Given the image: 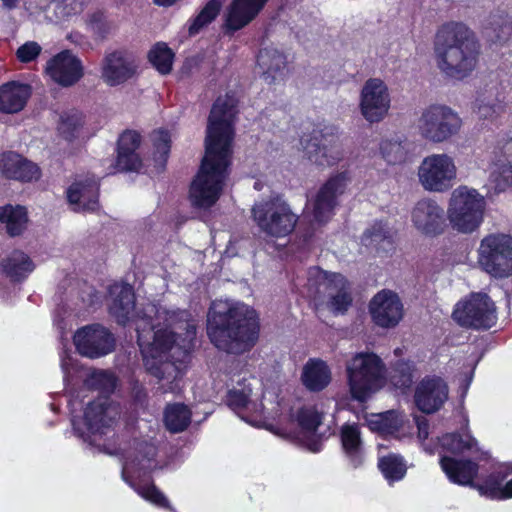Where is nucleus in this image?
Here are the masks:
<instances>
[{
  "mask_svg": "<svg viewBox=\"0 0 512 512\" xmlns=\"http://www.w3.org/2000/svg\"><path fill=\"white\" fill-rule=\"evenodd\" d=\"M504 99L497 83L486 85L484 91L479 92L476 98L479 118L493 120L499 116L505 108Z\"/></svg>",
  "mask_w": 512,
  "mask_h": 512,
  "instance_id": "nucleus-35",
  "label": "nucleus"
},
{
  "mask_svg": "<svg viewBox=\"0 0 512 512\" xmlns=\"http://www.w3.org/2000/svg\"><path fill=\"white\" fill-rule=\"evenodd\" d=\"M250 400V394L244 390H229L226 393V406L237 412L247 407Z\"/></svg>",
  "mask_w": 512,
  "mask_h": 512,
  "instance_id": "nucleus-55",
  "label": "nucleus"
},
{
  "mask_svg": "<svg viewBox=\"0 0 512 512\" xmlns=\"http://www.w3.org/2000/svg\"><path fill=\"white\" fill-rule=\"evenodd\" d=\"M0 174L8 180L30 183L37 181L41 170L37 164L14 151L0 154Z\"/></svg>",
  "mask_w": 512,
  "mask_h": 512,
  "instance_id": "nucleus-23",
  "label": "nucleus"
},
{
  "mask_svg": "<svg viewBox=\"0 0 512 512\" xmlns=\"http://www.w3.org/2000/svg\"><path fill=\"white\" fill-rule=\"evenodd\" d=\"M372 322L381 328H394L402 320L404 308L398 294L389 289L377 292L369 302Z\"/></svg>",
  "mask_w": 512,
  "mask_h": 512,
  "instance_id": "nucleus-15",
  "label": "nucleus"
},
{
  "mask_svg": "<svg viewBox=\"0 0 512 512\" xmlns=\"http://www.w3.org/2000/svg\"><path fill=\"white\" fill-rule=\"evenodd\" d=\"M3 272L13 282L24 280L31 273L35 265L31 258L20 250H14L1 262Z\"/></svg>",
  "mask_w": 512,
  "mask_h": 512,
  "instance_id": "nucleus-37",
  "label": "nucleus"
},
{
  "mask_svg": "<svg viewBox=\"0 0 512 512\" xmlns=\"http://www.w3.org/2000/svg\"><path fill=\"white\" fill-rule=\"evenodd\" d=\"M440 466L450 482L473 488L479 472V465L471 459H456L450 456L440 457Z\"/></svg>",
  "mask_w": 512,
  "mask_h": 512,
  "instance_id": "nucleus-27",
  "label": "nucleus"
},
{
  "mask_svg": "<svg viewBox=\"0 0 512 512\" xmlns=\"http://www.w3.org/2000/svg\"><path fill=\"white\" fill-rule=\"evenodd\" d=\"M505 500L512 498V478L505 483Z\"/></svg>",
  "mask_w": 512,
  "mask_h": 512,
  "instance_id": "nucleus-62",
  "label": "nucleus"
},
{
  "mask_svg": "<svg viewBox=\"0 0 512 512\" xmlns=\"http://www.w3.org/2000/svg\"><path fill=\"white\" fill-rule=\"evenodd\" d=\"M84 123V115L81 112H66L60 117L58 132L63 139L72 142L78 138Z\"/></svg>",
  "mask_w": 512,
  "mask_h": 512,
  "instance_id": "nucleus-46",
  "label": "nucleus"
},
{
  "mask_svg": "<svg viewBox=\"0 0 512 512\" xmlns=\"http://www.w3.org/2000/svg\"><path fill=\"white\" fill-rule=\"evenodd\" d=\"M195 328L187 330V337L179 343L178 335L169 328H161L154 332L152 350L155 354L145 359L147 372L158 380L169 379L179 369L177 363L190 361L195 346Z\"/></svg>",
  "mask_w": 512,
  "mask_h": 512,
  "instance_id": "nucleus-3",
  "label": "nucleus"
},
{
  "mask_svg": "<svg viewBox=\"0 0 512 512\" xmlns=\"http://www.w3.org/2000/svg\"><path fill=\"white\" fill-rule=\"evenodd\" d=\"M339 436L341 448L348 464L353 469L360 468L365 460L360 427L357 423H345L340 428Z\"/></svg>",
  "mask_w": 512,
  "mask_h": 512,
  "instance_id": "nucleus-29",
  "label": "nucleus"
},
{
  "mask_svg": "<svg viewBox=\"0 0 512 512\" xmlns=\"http://www.w3.org/2000/svg\"><path fill=\"white\" fill-rule=\"evenodd\" d=\"M383 159L390 165L400 164L406 159V150L400 141L383 140L380 143Z\"/></svg>",
  "mask_w": 512,
  "mask_h": 512,
  "instance_id": "nucleus-49",
  "label": "nucleus"
},
{
  "mask_svg": "<svg viewBox=\"0 0 512 512\" xmlns=\"http://www.w3.org/2000/svg\"><path fill=\"white\" fill-rule=\"evenodd\" d=\"M269 0H234L226 15V35L233 34L250 23Z\"/></svg>",
  "mask_w": 512,
  "mask_h": 512,
  "instance_id": "nucleus-31",
  "label": "nucleus"
},
{
  "mask_svg": "<svg viewBox=\"0 0 512 512\" xmlns=\"http://www.w3.org/2000/svg\"><path fill=\"white\" fill-rule=\"evenodd\" d=\"M141 144V135L136 130L123 131L117 141L116 167L121 172L138 171L142 159L137 153Z\"/></svg>",
  "mask_w": 512,
  "mask_h": 512,
  "instance_id": "nucleus-26",
  "label": "nucleus"
},
{
  "mask_svg": "<svg viewBox=\"0 0 512 512\" xmlns=\"http://www.w3.org/2000/svg\"><path fill=\"white\" fill-rule=\"evenodd\" d=\"M478 263L482 270L494 278L512 275V236L489 234L480 243Z\"/></svg>",
  "mask_w": 512,
  "mask_h": 512,
  "instance_id": "nucleus-9",
  "label": "nucleus"
},
{
  "mask_svg": "<svg viewBox=\"0 0 512 512\" xmlns=\"http://www.w3.org/2000/svg\"><path fill=\"white\" fill-rule=\"evenodd\" d=\"M226 99H228L229 118H236L238 114V99H236L229 92H226Z\"/></svg>",
  "mask_w": 512,
  "mask_h": 512,
  "instance_id": "nucleus-59",
  "label": "nucleus"
},
{
  "mask_svg": "<svg viewBox=\"0 0 512 512\" xmlns=\"http://www.w3.org/2000/svg\"><path fill=\"white\" fill-rule=\"evenodd\" d=\"M434 51L439 69L448 77L463 80L477 66L480 45L466 24L449 21L438 28Z\"/></svg>",
  "mask_w": 512,
  "mask_h": 512,
  "instance_id": "nucleus-2",
  "label": "nucleus"
},
{
  "mask_svg": "<svg viewBox=\"0 0 512 512\" xmlns=\"http://www.w3.org/2000/svg\"><path fill=\"white\" fill-rule=\"evenodd\" d=\"M301 381L310 392H320L331 382V371L325 361L310 358L303 366Z\"/></svg>",
  "mask_w": 512,
  "mask_h": 512,
  "instance_id": "nucleus-33",
  "label": "nucleus"
},
{
  "mask_svg": "<svg viewBox=\"0 0 512 512\" xmlns=\"http://www.w3.org/2000/svg\"><path fill=\"white\" fill-rule=\"evenodd\" d=\"M371 428L382 434H393L400 428L399 421L394 411H387L376 415V419L371 420Z\"/></svg>",
  "mask_w": 512,
  "mask_h": 512,
  "instance_id": "nucleus-50",
  "label": "nucleus"
},
{
  "mask_svg": "<svg viewBox=\"0 0 512 512\" xmlns=\"http://www.w3.org/2000/svg\"><path fill=\"white\" fill-rule=\"evenodd\" d=\"M419 182L431 192H445L452 188L456 166L447 154H432L423 159L418 169Z\"/></svg>",
  "mask_w": 512,
  "mask_h": 512,
  "instance_id": "nucleus-13",
  "label": "nucleus"
},
{
  "mask_svg": "<svg viewBox=\"0 0 512 512\" xmlns=\"http://www.w3.org/2000/svg\"><path fill=\"white\" fill-rule=\"evenodd\" d=\"M300 143L308 160L318 166L332 167L344 157L343 146L334 127H315Z\"/></svg>",
  "mask_w": 512,
  "mask_h": 512,
  "instance_id": "nucleus-8",
  "label": "nucleus"
},
{
  "mask_svg": "<svg viewBox=\"0 0 512 512\" xmlns=\"http://www.w3.org/2000/svg\"><path fill=\"white\" fill-rule=\"evenodd\" d=\"M260 332V316L252 306L237 302L226 308V354L240 356L251 352Z\"/></svg>",
  "mask_w": 512,
  "mask_h": 512,
  "instance_id": "nucleus-4",
  "label": "nucleus"
},
{
  "mask_svg": "<svg viewBox=\"0 0 512 512\" xmlns=\"http://www.w3.org/2000/svg\"><path fill=\"white\" fill-rule=\"evenodd\" d=\"M221 8V0H209L195 17L188 20L189 36H196L208 27L220 14Z\"/></svg>",
  "mask_w": 512,
  "mask_h": 512,
  "instance_id": "nucleus-43",
  "label": "nucleus"
},
{
  "mask_svg": "<svg viewBox=\"0 0 512 512\" xmlns=\"http://www.w3.org/2000/svg\"><path fill=\"white\" fill-rule=\"evenodd\" d=\"M147 59L157 72L168 75L173 69L175 53L167 43L157 42L148 51Z\"/></svg>",
  "mask_w": 512,
  "mask_h": 512,
  "instance_id": "nucleus-42",
  "label": "nucleus"
},
{
  "mask_svg": "<svg viewBox=\"0 0 512 512\" xmlns=\"http://www.w3.org/2000/svg\"><path fill=\"white\" fill-rule=\"evenodd\" d=\"M144 497L160 507L169 505L165 495L155 485H150L145 489Z\"/></svg>",
  "mask_w": 512,
  "mask_h": 512,
  "instance_id": "nucleus-58",
  "label": "nucleus"
},
{
  "mask_svg": "<svg viewBox=\"0 0 512 512\" xmlns=\"http://www.w3.org/2000/svg\"><path fill=\"white\" fill-rule=\"evenodd\" d=\"M32 95V87L20 81H8L0 86V112L16 114L27 105Z\"/></svg>",
  "mask_w": 512,
  "mask_h": 512,
  "instance_id": "nucleus-28",
  "label": "nucleus"
},
{
  "mask_svg": "<svg viewBox=\"0 0 512 512\" xmlns=\"http://www.w3.org/2000/svg\"><path fill=\"white\" fill-rule=\"evenodd\" d=\"M100 183L93 175H86L76 179L66 191L70 204L80 206V210L94 212L99 204Z\"/></svg>",
  "mask_w": 512,
  "mask_h": 512,
  "instance_id": "nucleus-25",
  "label": "nucleus"
},
{
  "mask_svg": "<svg viewBox=\"0 0 512 512\" xmlns=\"http://www.w3.org/2000/svg\"><path fill=\"white\" fill-rule=\"evenodd\" d=\"M3 7L12 10L17 7L18 0H1Z\"/></svg>",
  "mask_w": 512,
  "mask_h": 512,
  "instance_id": "nucleus-61",
  "label": "nucleus"
},
{
  "mask_svg": "<svg viewBox=\"0 0 512 512\" xmlns=\"http://www.w3.org/2000/svg\"><path fill=\"white\" fill-rule=\"evenodd\" d=\"M252 217L259 229L268 236L283 238L290 235L298 222V215L279 196L255 204Z\"/></svg>",
  "mask_w": 512,
  "mask_h": 512,
  "instance_id": "nucleus-6",
  "label": "nucleus"
},
{
  "mask_svg": "<svg viewBox=\"0 0 512 512\" xmlns=\"http://www.w3.org/2000/svg\"><path fill=\"white\" fill-rule=\"evenodd\" d=\"M118 412L112 406L109 397H98L90 401L83 415L86 433L88 435H103L116 422Z\"/></svg>",
  "mask_w": 512,
  "mask_h": 512,
  "instance_id": "nucleus-21",
  "label": "nucleus"
},
{
  "mask_svg": "<svg viewBox=\"0 0 512 512\" xmlns=\"http://www.w3.org/2000/svg\"><path fill=\"white\" fill-rule=\"evenodd\" d=\"M164 422L170 432H183L191 423V411L183 403L170 404L165 409Z\"/></svg>",
  "mask_w": 512,
  "mask_h": 512,
  "instance_id": "nucleus-41",
  "label": "nucleus"
},
{
  "mask_svg": "<svg viewBox=\"0 0 512 512\" xmlns=\"http://www.w3.org/2000/svg\"><path fill=\"white\" fill-rule=\"evenodd\" d=\"M28 222V211L25 206L19 204L0 206V223L5 225L6 233L10 237L21 236L26 231Z\"/></svg>",
  "mask_w": 512,
  "mask_h": 512,
  "instance_id": "nucleus-36",
  "label": "nucleus"
},
{
  "mask_svg": "<svg viewBox=\"0 0 512 512\" xmlns=\"http://www.w3.org/2000/svg\"><path fill=\"white\" fill-rule=\"evenodd\" d=\"M108 293L110 296L109 314L116 320L117 324L126 326L130 322L136 307L133 286L129 283H114L109 286Z\"/></svg>",
  "mask_w": 512,
  "mask_h": 512,
  "instance_id": "nucleus-24",
  "label": "nucleus"
},
{
  "mask_svg": "<svg viewBox=\"0 0 512 512\" xmlns=\"http://www.w3.org/2000/svg\"><path fill=\"white\" fill-rule=\"evenodd\" d=\"M351 182L348 170L332 174L318 189L312 200L313 219L318 224L328 223L339 206V198L346 192Z\"/></svg>",
  "mask_w": 512,
  "mask_h": 512,
  "instance_id": "nucleus-12",
  "label": "nucleus"
},
{
  "mask_svg": "<svg viewBox=\"0 0 512 512\" xmlns=\"http://www.w3.org/2000/svg\"><path fill=\"white\" fill-rule=\"evenodd\" d=\"M113 5L117 8H119L120 6H122L125 2V0H111Z\"/></svg>",
  "mask_w": 512,
  "mask_h": 512,
  "instance_id": "nucleus-64",
  "label": "nucleus"
},
{
  "mask_svg": "<svg viewBox=\"0 0 512 512\" xmlns=\"http://www.w3.org/2000/svg\"><path fill=\"white\" fill-rule=\"evenodd\" d=\"M326 308L335 316L345 315L353 304L351 284L340 273H326Z\"/></svg>",
  "mask_w": 512,
  "mask_h": 512,
  "instance_id": "nucleus-22",
  "label": "nucleus"
},
{
  "mask_svg": "<svg viewBox=\"0 0 512 512\" xmlns=\"http://www.w3.org/2000/svg\"><path fill=\"white\" fill-rule=\"evenodd\" d=\"M73 342L78 353L90 359H97L115 350L114 334L100 323H93L79 328Z\"/></svg>",
  "mask_w": 512,
  "mask_h": 512,
  "instance_id": "nucleus-14",
  "label": "nucleus"
},
{
  "mask_svg": "<svg viewBox=\"0 0 512 512\" xmlns=\"http://www.w3.org/2000/svg\"><path fill=\"white\" fill-rule=\"evenodd\" d=\"M41 46L35 41H28L21 45L16 52L17 59L22 63L34 61L41 53Z\"/></svg>",
  "mask_w": 512,
  "mask_h": 512,
  "instance_id": "nucleus-56",
  "label": "nucleus"
},
{
  "mask_svg": "<svg viewBox=\"0 0 512 512\" xmlns=\"http://www.w3.org/2000/svg\"><path fill=\"white\" fill-rule=\"evenodd\" d=\"M45 70L49 77L61 87L75 85L84 75L81 60L70 50H63L50 58Z\"/></svg>",
  "mask_w": 512,
  "mask_h": 512,
  "instance_id": "nucleus-18",
  "label": "nucleus"
},
{
  "mask_svg": "<svg viewBox=\"0 0 512 512\" xmlns=\"http://www.w3.org/2000/svg\"><path fill=\"white\" fill-rule=\"evenodd\" d=\"M235 122L236 118H229L228 99H226V177L232 164Z\"/></svg>",
  "mask_w": 512,
  "mask_h": 512,
  "instance_id": "nucleus-54",
  "label": "nucleus"
},
{
  "mask_svg": "<svg viewBox=\"0 0 512 512\" xmlns=\"http://www.w3.org/2000/svg\"><path fill=\"white\" fill-rule=\"evenodd\" d=\"M452 317L461 327L475 330L490 329L497 319L495 304L485 293H471L459 301Z\"/></svg>",
  "mask_w": 512,
  "mask_h": 512,
  "instance_id": "nucleus-10",
  "label": "nucleus"
},
{
  "mask_svg": "<svg viewBox=\"0 0 512 512\" xmlns=\"http://www.w3.org/2000/svg\"><path fill=\"white\" fill-rule=\"evenodd\" d=\"M86 25L92 36L97 41L106 40L114 31L113 21L108 19L106 11L97 9L87 15Z\"/></svg>",
  "mask_w": 512,
  "mask_h": 512,
  "instance_id": "nucleus-44",
  "label": "nucleus"
},
{
  "mask_svg": "<svg viewBox=\"0 0 512 512\" xmlns=\"http://www.w3.org/2000/svg\"><path fill=\"white\" fill-rule=\"evenodd\" d=\"M510 476L512 464H500L481 481H475L473 489L491 500H505V483Z\"/></svg>",
  "mask_w": 512,
  "mask_h": 512,
  "instance_id": "nucleus-32",
  "label": "nucleus"
},
{
  "mask_svg": "<svg viewBox=\"0 0 512 512\" xmlns=\"http://www.w3.org/2000/svg\"><path fill=\"white\" fill-rule=\"evenodd\" d=\"M153 146L155 149V160L161 161L165 165L171 149V139L168 131L160 130L153 141Z\"/></svg>",
  "mask_w": 512,
  "mask_h": 512,
  "instance_id": "nucleus-53",
  "label": "nucleus"
},
{
  "mask_svg": "<svg viewBox=\"0 0 512 512\" xmlns=\"http://www.w3.org/2000/svg\"><path fill=\"white\" fill-rule=\"evenodd\" d=\"M461 124V118L450 107L431 105L422 113L419 129L425 139L441 143L457 134Z\"/></svg>",
  "mask_w": 512,
  "mask_h": 512,
  "instance_id": "nucleus-11",
  "label": "nucleus"
},
{
  "mask_svg": "<svg viewBox=\"0 0 512 512\" xmlns=\"http://www.w3.org/2000/svg\"><path fill=\"white\" fill-rule=\"evenodd\" d=\"M131 397L133 399L134 404L143 406L147 404L148 401V393L145 386L139 382L138 380H133L131 382Z\"/></svg>",
  "mask_w": 512,
  "mask_h": 512,
  "instance_id": "nucleus-57",
  "label": "nucleus"
},
{
  "mask_svg": "<svg viewBox=\"0 0 512 512\" xmlns=\"http://www.w3.org/2000/svg\"><path fill=\"white\" fill-rule=\"evenodd\" d=\"M224 180V99L214 101L205 137V155L191 183L189 197L193 206L210 208L219 198Z\"/></svg>",
  "mask_w": 512,
  "mask_h": 512,
  "instance_id": "nucleus-1",
  "label": "nucleus"
},
{
  "mask_svg": "<svg viewBox=\"0 0 512 512\" xmlns=\"http://www.w3.org/2000/svg\"><path fill=\"white\" fill-rule=\"evenodd\" d=\"M93 385L108 396L114 393L117 387V377L109 371L100 370L92 375Z\"/></svg>",
  "mask_w": 512,
  "mask_h": 512,
  "instance_id": "nucleus-52",
  "label": "nucleus"
},
{
  "mask_svg": "<svg viewBox=\"0 0 512 512\" xmlns=\"http://www.w3.org/2000/svg\"><path fill=\"white\" fill-rule=\"evenodd\" d=\"M448 385L439 376H425L416 386L414 402L425 414H432L442 408L448 399Z\"/></svg>",
  "mask_w": 512,
  "mask_h": 512,
  "instance_id": "nucleus-19",
  "label": "nucleus"
},
{
  "mask_svg": "<svg viewBox=\"0 0 512 512\" xmlns=\"http://www.w3.org/2000/svg\"><path fill=\"white\" fill-rule=\"evenodd\" d=\"M386 371L383 360L374 352H359L347 365V377L353 399L365 402L383 383Z\"/></svg>",
  "mask_w": 512,
  "mask_h": 512,
  "instance_id": "nucleus-5",
  "label": "nucleus"
},
{
  "mask_svg": "<svg viewBox=\"0 0 512 512\" xmlns=\"http://www.w3.org/2000/svg\"><path fill=\"white\" fill-rule=\"evenodd\" d=\"M501 151L504 161L499 166L498 174L495 178L496 188L499 191L512 186V138L504 143Z\"/></svg>",
  "mask_w": 512,
  "mask_h": 512,
  "instance_id": "nucleus-47",
  "label": "nucleus"
},
{
  "mask_svg": "<svg viewBox=\"0 0 512 512\" xmlns=\"http://www.w3.org/2000/svg\"><path fill=\"white\" fill-rule=\"evenodd\" d=\"M309 449L312 452H318L320 450V442L318 440H314L313 443L309 446Z\"/></svg>",
  "mask_w": 512,
  "mask_h": 512,
  "instance_id": "nucleus-63",
  "label": "nucleus"
},
{
  "mask_svg": "<svg viewBox=\"0 0 512 512\" xmlns=\"http://www.w3.org/2000/svg\"><path fill=\"white\" fill-rule=\"evenodd\" d=\"M484 204L483 197L475 189H455L447 212L452 227L462 233L473 232L483 220Z\"/></svg>",
  "mask_w": 512,
  "mask_h": 512,
  "instance_id": "nucleus-7",
  "label": "nucleus"
},
{
  "mask_svg": "<svg viewBox=\"0 0 512 512\" xmlns=\"http://www.w3.org/2000/svg\"><path fill=\"white\" fill-rule=\"evenodd\" d=\"M207 336L220 351L224 350V306L221 301H213L206 321Z\"/></svg>",
  "mask_w": 512,
  "mask_h": 512,
  "instance_id": "nucleus-38",
  "label": "nucleus"
},
{
  "mask_svg": "<svg viewBox=\"0 0 512 512\" xmlns=\"http://www.w3.org/2000/svg\"><path fill=\"white\" fill-rule=\"evenodd\" d=\"M414 227L426 236H438L446 227L444 209L434 200L424 198L419 200L411 213Z\"/></svg>",
  "mask_w": 512,
  "mask_h": 512,
  "instance_id": "nucleus-17",
  "label": "nucleus"
},
{
  "mask_svg": "<svg viewBox=\"0 0 512 512\" xmlns=\"http://www.w3.org/2000/svg\"><path fill=\"white\" fill-rule=\"evenodd\" d=\"M377 466L383 477L390 484L402 480L407 473L404 457L396 453H389L380 457Z\"/></svg>",
  "mask_w": 512,
  "mask_h": 512,
  "instance_id": "nucleus-40",
  "label": "nucleus"
},
{
  "mask_svg": "<svg viewBox=\"0 0 512 512\" xmlns=\"http://www.w3.org/2000/svg\"><path fill=\"white\" fill-rule=\"evenodd\" d=\"M392 381L397 387H410L413 382V365L409 361H397L393 368Z\"/></svg>",
  "mask_w": 512,
  "mask_h": 512,
  "instance_id": "nucleus-51",
  "label": "nucleus"
},
{
  "mask_svg": "<svg viewBox=\"0 0 512 512\" xmlns=\"http://www.w3.org/2000/svg\"><path fill=\"white\" fill-rule=\"evenodd\" d=\"M394 234L386 221L378 220L364 231L363 239L369 240V244L374 245L378 252L389 253L395 249Z\"/></svg>",
  "mask_w": 512,
  "mask_h": 512,
  "instance_id": "nucleus-39",
  "label": "nucleus"
},
{
  "mask_svg": "<svg viewBox=\"0 0 512 512\" xmlns=\"http://www.w3.org/2000/svg\"><path fill=\"white\" fill-rule=\"evenodd\" d=\"M482 35L488 42L503 45L512 39V20L503 13H491L482 27Z\"/></svg>",
  "mask_w": 512,
  "mask_h": 512,
  "instance_id": "nucleus-34",
  "label": "nucleus"
},
{
  "mask_svg": "<svg viewBox=\"0 0 512 512\" xmlns=\"http://www.w3.org/2000/svg\"><path fill=\"white\" fill-rule=\"evenodd\" d=\"M443 451L459 455L476 446V439L470 434L462 435L458 432L446 433L439 438Z\"/></svg>",
  "mask_w": 512,
  "mask_h": 512,
  "instance_id": "nucleus-45",
  "label": "nucleus"
},
{
  "mask_svg": "<svg viewBox=\"0 0 512 512\" xmlns=\"http://www.w3.org/2000/svg\"><path fill=\"white\" fill-rule=\"evenodd\" d=\"M296 421L303 431L313 434L322 425L323 414L314 406H302L297 410Z\"/></svg>",
  "mask_w": 512,
  "mask_h": 512,
  "instance_id": "nucleus-48",
  "label": "nucleus"
},
{
  "mask_svg": "<svg viewBox=\"0 0 512 512\" xmlns=\"http://www.w3.org/2000/svg\"><path fill=\"white\" fill-rule=\"evenodd\" d=\"M418 435L420 438L427 439L429 434V423L426 419L417 421Z\"/></svg>",
  "mask_w": 512,
  "mask_h": 512,
  "instance_id": "nucleus-60",
  "label": "nucleus"
},
{
  "mask_svg": "<svg viewBox=\"0 0 512 512\" xmlns=\"http://www.w3.org/2000/svg\"><path fill=\"white\" fill-rule=\"evenodd\" d=\"M257 66L263 80L271 85L283 81L286 76V56L274 48H262L257 54Z\"/></svg>",
  "mask_w": 512,
  "mask_h": 512,
  "instance_id": "nucleus-30",
  "label": "nucleus"
},
{
  "mask_svg": "<svg viewBox=\"0 0 512 512\" xmlns=\"http://www.w3.org/2000/svg\"><path fill=\"white\" fill-rule=\"evenodd\" d=\"M390 107V97L385 83L378 78L366 81L361 92L360 108L366 120L378 122Z\"/></svg>",
  "mask_w": 512,
  "mask_h": 512,
  "instance_id": "nucleus-16",
  "label": "nucleus"
},
{
  "mask_svg": "<svg viewBox=\"0 0 512 512\" xmlns=\"http://www.w3.org/2000/svg\"><path fill=\"white\" fill-rule=\"evenodd\" d=\"M137 72L134 58L125 50H115L105 55L102 79L109 86H118L133 78Z\"/></svg>",
  "mask_w": 512,
  "mask_h": 512,
  "instance_id": "nucleus-20",
  "label": "nucleus"
}]
</instances>
